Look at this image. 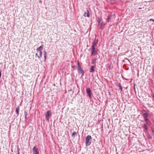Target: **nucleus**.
<instances>
[{
	"label": "nucleus",
	"mask_w": 154,
	"mask_h": 154,
	"mask_svg": "<svg viewBox=\"0 0 154 154\" xmlns=\"http://www.w3.org/2000/svg\"><path fill=\"white\" fill-rule=\"evenodd\" d=\"M91 137L90 135L87 136L85 138V143L86 146L90 145L91 143Z\"/></svg>",
	"instance_id": "1"
},
{
	"label": "nucleus",
	"mask_w": 154,
	"mask_h": 154,
	"mask_svg": "<svg viewBox=\"0 0 154 154\" xmlns=\"http://www.w3.org/2000/svg\"><path fill=\"white\" fill-rule=\"evenodd\" d=\"M52 113L51 112V110H48L47 111L46 114L45 115V118L46 119V120L47 121H48L49 120V119L50 117L51 116V115Z\"/></svg>",
	"instance_id": "2"
},
{
	"label": "nucleus",
	"mask_w": 154,
	"mask_h": 154,
	"mask_svg": "<svg viewBox=\"0 0 154 154\" xmlns=\"http://www.w3.org/2000/svg\"><path fill=\"white\" fill-rule=\"evenodd\" d=\"M33 154H39L38 149L35 146H34L32 149Z\"/></svg>",
	"instance_id": "3"
},
{
	"label": "nucleus",
	"mask_w": 154,
	"mask_h": 154,
	"mask_svg": "<svg viewBox=\"0 0 154 154\" xmlns=\"http://www.w3.org/2000/svg\"><path fill=\"white\" fill-rule=\"evenodd\" d=\"M86 91L88 96H89L90 98H91V91L90 88H87Z\"/></svg>",
	"instance_id": "4"
},
{
	"label": "nucleus",
	"mask_w": 154,
	"mask_h": 154,
	"mask_svg": "<svg viewBox=\"0 0 154 154\" xmlns=\"http://www.w3.org/2000/svg\"><path fill=\"white\" fill-rule=\"evenodd\" d=\"M78 71L79 73L82 74V75H84L85 72L81 68V67L79 68H78Z\"/></svg>",
	"instance_id": "5"
},
{
	"label": "nucleus",
	"mask_w": 154,
	"mask_h": 154,
	"mask_svg": "<svg viewBox=\"0 0 154 154\" xmlns=\"http://www.w3.org/2000/svg\"><path fill=\"white\" fill-rule=\"evenodd\" d=\"M91 56H94L97 53V51L96 50H91Z\"/></svg>",
	"instance_id": "6"
},
{
	"label": "nucleus",
	"mask_w": 154,
	"mask_h": 154,
	"mask_svg": "<svg viewBox=\"0 0 154 154\" xmlns=\"http://www.w3.org/2000/svg\"><path fill=\"white\" fill-rule=\"evenodd\" d=\"M98 42V39H95L92 43V45L93 46H96Z\"/></svg>",
	"instance_id": "7"
},
{
	"label": "nucleus",
	"mask_w": 154,
	"mask_h": 154,
	"mask_svg": "<svg viewBox=\"0 0 154 154\" xmlns=\"http://www.w3.org/2000/svg\"><path fill=\"white\" fill-rule=\"evenodd\" d=\"M44 47V45H42L40 47L37 48L36 49L37 51H42V50Z\"/></svg>",
	"instance_id": "8"
},
{
	"label": "nucleus",
	"mask_w": 154,
	"mask_h": 154,
	"mask_svg": "<svg viewBox=\"0 0 154 154\" xmlns=\"http://www.w3.org/2000/svg\"><path fill=\"white\" fill-rule=\"evenodd\" d=\"M94 66H91L90 69V72H94Z\"/></svg>",
	"instance_id": "9"
},
{
	"label": "nucleus",
	"mask_w": 154,
	"mask_h": 154,
	"mask_svg": "<svg viewBox=\"0 0 154 154\" xmlns=\"http://www.w3.org/2000/svg\"><path fill=\"white\" fill-rule=\"evenodd\" d=\"M84 16H87V17H90V13L89 12V11L88 10H87V12H85L84 14Z\"/></svg>",
	"instance_id": "10"
},
{
	"label": "nucleus",
	"mask_w": 154,
	"mask_h": 154,
	"mask_svg": "<svg viewBox=\"0 0 154 154\" xmlns=\"http://www.w3.org/2000/svg\"><path fill=\"white\" fill-rule=\"evenodd\" d=\"M148 115V114L146 112H145L143 114V116L144 117L145 119H147Z\"/></svg>",
	"instance_id": "11"
},
{
	"label": "nucleus",
	"mask_w": 154,
	"mask_h": 154,
	"mask_svg": "<svg viewBox=\"0 0 154 154\" xmlns=\"http://www.w3.org/2000/svg\"><path fill=\"white\" fill-rule=\"evenodd\" d=\"M111 16L110 15H108L107 18L106 19V21L109 22L111 20Z\"/></svg>",
	"instance_id": "12"
},
{
	"label": "nucleus",
	"mask_w": 154,
	"mask_h": 154,
	"mask_svg": "<svg viewBox=\"0 0 154 154\" xmlns=\"http://www.w3.org/2000/svg\"><path fill=\"white\" fill-rule=\"evenodd\" d=\"M97 60V59L96 58H94L92 60V62L91 63L92 64H95V63H96V61Z\"/></svg>",
	"instance_id": "13"
},
{
	"label": "nucleus",
	"mask_w": 154,
	"mask_h": 154,
	"mask_svg": "<svg viewBox=\"0 0 154 154\" xmlns=\"http://www.w3.org/2000/svg\"><path fill=\"white\" fill-rule=\"evenodd\" d=\"M142 128H144L146 131H147L148 129L146 125L145 124H143L142 125Z\"/></svg>",
	"instance_id": "14"
},
{
	"label": "nucleus",
	"mask_w": 154,
	"mask_h": 154,
	"mask_svg": "<svg viewBox=\"0 0 154 154\" xmlns=\"http://www.w3.org/2000/svg\"><path fill=\"white\" fill-rule=\"evenodd\" d=\"M145 121H146V122L147 123V124L148 125H150L151 124V123L150 122H149V120L148 119H145Z\"/></svg>",
	"instance_id": "15"
},
{
	"label": "nucleus",
	"mask_w": 154,
	"mask_h": 154,
	"mask_svg": "<svg viewBox=\"0 0 154 154\" xmlns=\"http://www.w3.org/2000/svg\"><path fill=\"white\" fill-rule=\"evenodd\" d=\"M19 109L18 107L17 108H16V111H15L16 112V113L17 114V116H18L19 115Z\"/></svg>",
	"instance_id": "16"
},
{
	"label": "nucleus",
	"mask_w": 154,
	"mask_h": 154,
	"mask_svg": "<svg viewBox=\"0 0 154 154\" xmlns=\"http://www.w3.org/2000/svg\"><path fill=\"white\" fill-rule=\"evenodd\" d=\"M44 55L45 58V60L46 59V56H47V52L46 51H44Z\"/></svg>",
	"instance_id": "17"
},
{
	"label": "nucleus",
	"mask_w": 154,
	"mask_h": 154,
	"mask_svg": "<svg viewBox=\"0 0 154 154\" xmlns=\"http://www.w3.org/2000/svg\"><path fill=\"white\" fill-rule=\"evenodd\" d=\"M96 46H95L92 45L91 48L89 50H96L95 49Z\"/></svg>",
	"instance_id": "18"
},
{
	"label": "nucleus",
	"mask_w": 154,
	"mask_h": 154,
	"mask_svg": "<svg viewBox=\"0 0 154 154\" xmlns=\"http://www.w3.org/2000/svg\"><path fill=\"white\" fill-rule=\"evenodd\" d=\"M39 56H38V58L39 59L41 58L42 56V51H39Z\"/></svg>",
	"instance_id": "19"
},
{
	"label": "nucleus",
	"mask_w": 154,
	"mask_h": 154,
	"mask_svg": "<svg viewBox=\"0 0 154 154\" xmlns=\"http://www.w3.org/2000/svg\"><path fill=\"white\" fill-rule=\"evenodd\" d=\"M77 134L76 132H75L72 133V136L73 137H75V136H77Z\"/></svg>",
	"instance_id": "20"
},
{
	"label": "nucleus",
	"mask_w": 154,
	"mask_h": 154,
	"mask_svg": "<svg viewBox=\"0 0 154 154\" xmlns=\"http://www.w3.org/2000/svg\"><path fill=\"white\" fill-rule=\"evenodd\" d=\"M77 64L78 66V68L81 67V66L80 65V64L78 61H77Z\"/></svg>",
	"instance_id": "21"
},
{
	"label": "nucleus",
	"mask_w": 154,
	"mask_h": 154,
	"mask_svg": "<svg viewBox=\"0 0 154 154\" xmlns=\"http://www.w3.org/2000/svg\"><path fill=\"white\" fill-rule=\"evenodd\" d=\"M151 130L153 134H154V128H151Z\"/></svg>",
	"instance_id": "22"
},
{
	"label": "nucleus",
	"mask_w": 154,
	"mask_h": 154,
	"mask_svg": "<svg viewBox=\"0 0 154 154\" xmlns=\"http://www.w3.org/2000/svg\"><path fill=\"white\" fill-rule=\"evenodd\" d=\"M147 136L148 138L150 139L152 138V137H151V136L149 134H148Z\"/></svg>",
	"instance_id": "23"
},
{
	"label": "nucleus",
	"mask_w": 154,
	"mask_h": 154,
	"mask_svg": "<svg viewBox=\"0 0 154 154\" xmlns=\"http://www.w3.org/2000/svg\"><path fill=\"white\" fill-rule=\"evenodd\" d=\"M24 113V115H25V116H27V112H26V111H25Z\"/></svg>",
	"instance_id": "24"
},
{
	"label": "nucleus",
	"mask_w": 154,
	"mask_h": 154,
	"mask_svg": "<svg viewBox=\"0 0 154 154\" xmlns=\"http://www.w3.org/2000/svg\"><path fill=\"white\" fill-rule=\"evenodd\" d=\"M76 66H75V65H74V66H72V68H76Z\"/></svg>",
	"instance_id": "25"
},
{
	"label": "nucleus",
	"mask_w": 154,
	"mask_h": 154,
	"mask_svg": "<svg viewBox=\"0 0 154 154\" xmlns=\"http://www.w3.org/2000/svg\"><path fill=\"white\" fill-rule=\"evenodd\" d=\"M150 21H152L153 22H154V19H150Z\"/></svg>",
	"instance_id": "26"
},
{
	"label": "nucleus",
	"mask_w": 154,
	"mask_h": 154,
	"mask_svg": "<svg viewBox=\"0 0 154 154\" xmlns=\"http://www.w3.org/2000/svg\"><path fill=\"white\" fill-rule=\"evenodd\" d=\"M100 28H101L102 29H103L104 28V27L103 26H100Z\"/></svg>",
	"instance_id": "27"
},
{
	"label": "nucleus",
	"mask_w": 154,
	"mask_h": 154,
	"mask_svg": "<svg viewBox=\"0 0 154 154\" xmlns=\"http://www.w3.org/2000/svg\"><path fill=\"white\" fill-rule=\"evenodd\" d=\"M120 89L121 90V91H122V88L121 86H120Z\"/></svg>",
	"instance_id": "28"
},
{
	"label": "nucleus",
	"mask_w": 154,
	"mask_h": 154,
	"mask_svg": "<svg viewBox=\"0 0 154 154\" xmlns=\"http://www.w3.org/2000/svg\"><path fill=\"white\" fill-rule=\"evenodd\" d=\"M35 56L36 57H38V54L37 53H36V54H35Z\"/></svg>",
	"instance_id": "29"
},
{
	"label": "nucleus",
	"mask_w": 154,
	"mask_h": 154,
	"mask_svg": "<svg viewBox=\"0 0 154 154\" xmlns=\"http://www.w3.org/2000/svg\"><path fill=\"white\" fill-rule=\"evenodd\" d=\"M98 19H99V21H98V22H99V23H100V18H99Z\"/></svg>",
	"instance_id": "30"
},
{
	"label": "nucleus",
	"mask_w": 154,
	"mask_h": 154,
	"mask_svg": "<svg viewBox=\"0 0 154 154\" xmlns=\"http://www.w3.org/2000/svg\"><path fill=\"white\" fill-rule=\"evenodd\" d=\"M25 118L26 119V116H25Z\"/></svg>",
	"instance_id": "31"
},
{
	"label": "nucleus",
	"mask_w": 154,
	"mask_h": 154,
	"mask_svg": "<svg viewBox=\"0 0 154 154\" xmlns=\"http://www.w3.org/2000/svg\"><path fill=\"white\" fill-rule=\"evenodd\" d=\"M154 98V94H153V95L152 96Z\"/></svg>",
	"instance_id": "32"
},
{
	"label": "nucleus",
	"mask_w": 154,
	"mask_h": 154,
	"mask_svg": "<svg viewBox=\"0 0 154 154\" xmlns=\"http://www.w3.org/2000/svg\"><path fill=\"white\" fill-rule=\"evenodd\" d=\"M17 154H19V152H18V153H17Z\"/></svg>",
	"instance_id": "33"
},
{
	"label": "nucleus",
	"mask_w": 154,
	"mask_h": 154,
	"mask_svg": "<svg viewBox=\"0 0 154 154\" xmlns=\"http://www.w3.org/2000/svg\"><path fill=\"white\" fill-rule=\"evenodd\" d=\"M53 85H54V86H55V84H54Z\"/></svg>",
	"instance_id": "34"
}]
</instances>
